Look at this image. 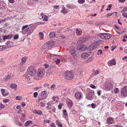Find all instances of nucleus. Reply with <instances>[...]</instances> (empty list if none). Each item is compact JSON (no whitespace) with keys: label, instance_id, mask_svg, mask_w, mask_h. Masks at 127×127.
I'll list each match as a JSON object with an SVG mask.
<instances>
[{"label":"nucleus","instance_id":"obj_1","mask_svg":"<svg viewBox=\"0 0 127 127\" xmlns=\"http://www.w3.org/2000/svg\"><path fill=\"white\" fill-rule=\"evenodd\" d=\"M76 48L74 46H71L69 48V52L73 58L76 59L77 57Z\"/></svg>","mask_w":127,"mask_h":127},{"label":"nucleus","instance_id":"obj_2","mask_svg":"<svg viewBox=\"0 0 127 127\" xmlns=\"http://www.w3.org/2000/svg\"><path fill=\"white\" fill-rule=\"evenodd\" d=\"M35 29V26L32 25L30 26L27 29L23 31V33L31 34Z\"/></svg>","mask_w":127,"mask_h":127},{"label":"nucleus","instance_id":"obj_3","mask_svg":"<svg viewBox=\"0 0 127 127\" xmlns=\"http://www.w3.org/2000/svg\"><path fill=\"white\" fill-rule=\"evenodd\" d=\"M105 90L106 91H109L112 89L113 87V85L110 81L106 82L105 83Z\"/></svg>","mask_w":127,"mask_h":127},{"label":"nucleus","instance_id":"obj_4","mask_svg":"<svg viewBox=\"0 0 127 127\" xmlns=\"http://www.w3.org/2000/svg\"><path fill=\"white\" fill-rule=\"evenodd\" d=\"M27 73L29 74V76H34L36 73V71L34 69L32 66H30L27 69Z\"/></svg>","mask_w":127,"mask_h":127},{"label":"nucleus","instance_id":"obj_5","mask_svg":"<svg viewBox=\"0 0 127 127\" xmlns=\"http://www.w3.org/2000/svg\"><path fill=\"white\" fill-rule=\"evenodd\" d=\"M99 44L98 42L95 41L91 44L87 48L88 50H92L98 46Z\"/></svg>","mask_w":127,"mask_h":127},{"label":"nucleus","instance_id":"obj_6","mask_svg":"<svg viewBox=\"0 0 127 127\" xmlns=\"http://www.w3.org/2000/svg\"><path fill=\"white\" fill-rule=\"evenodd\" d=\"M65 75V78L67 80H71L73 77V73L71 71H66Z\"/></svg>","mask_w":127,"mask_h":127},{"label":"nucleus","instance_id":"obj_7","mask_svg":"<svg viewBox=\"0 0 127 127\" xmlns=\"http://www.w3.org/2000/svg\"><path fill=\"white\" fill-rule=\"evenodd\" d=\"M121 96L123 97L127 96V86L124 87L122 89L121 92Z\"/></svg>","mask_w":127,"mask_h":127},{"label":"nucleus","instance_id":"obj_8","mask_svg":"<svg viewBox=\"0 0 127 127\" xmlns=\"http://www.w3.org/2000/svg\"><path fill=\"white\" fill-rule=\"evenodd\" d=\"M45 73V70L42 68H40L38 70L37 75L38 76L42 77L44 75Z\"/></svg>","mask_w":127,"mask_h":127},{"label":"nucleus","instance_id":"obj_9","mask_svg":"<svg viewBox=\"0 0 127 127\" xmlns=\"http://www.w3.org/2000/svg\"><path fill=\"white\" fill-rule=\"evenodd\" d=\"M94 94L93 91H91L89 92L87 96V98L88 99L92 100L93 99V95Z\"/></svg>","mask_w":127,"mask_h":127},{"label":"nucleus","instance_id":"obj_10","mask_svg":"<svg viewBox=\"0 0 127 127\" xmlns=\"http://www.w3.org/2000/svg\"><path fill=\"white\" fill-rule=\"evenodd\" d=\"M87 47L85 45H78L77 49L79 52L84 51L86 48Z\"/></svg>","mask_w":127,"mask_h":127},{"label":"nucleus","instance_id":"obj_11","mask_svg":"<svg viewBox=\"0 0 127 127\" xmlns=\"http://www.w3.org/2000/svg\"><path fill=\"white\" fill-rule=\"evenodd\" d=\"M85 40L84 38H81L79 39L77 43L78 45H83V43L85 42Z\"/></svg>","mask_w":127,"mask_h":127},{"label":"nucleus","instance_id":"obj_12","mask_svg":"<svg viewBox=\"0 0 127 127\" xmlns=\"http://www.w3.org/2000/svg\"><path fill=\"white\" fill-rule=\"evenodd\" d=\"M75 97L77 99H80L82 97V94L80 92H76L75 94Z\"/></svg>","mask_w":127,"mask_h":127},{"label":"nucleus","instance_id":"obj_13","mask_svg":"<svg viewBox=\"0 0 127 127\" xmlns=\"http://www.w3.org/2000/svg\"><path fill=\"white\" fill-rule=\"evenodd\" d=\"M66 7L68 9H73L74 8H76L77 7L76 5L71 4H67Z\"/></svg>","mask_w":127,"mask_h":127},{"label":"nucleus","instance_id":"obj_14","mask_svg":"<svg viewBox=\"0 0 127 127\" xmlns=\"http://www.w3.org/2000/svg\"><path fill=\"white\" fill-rule=\"evenodd\" d=\"M106 122L108 124H111L114 123L115 121L112 118L109 117L107 119Z\"/></svg>","mask_w":127,"mask_h":127},{"label":"nucleus","instance_id":"obj_15","mask_svg":"<svg viewBox=\"0 0 127 127\" xmlns=\"http://www.w3.org/2000/svg\"><path fill=\"white\" fill-rule=\"evenodd\" d=\"M47 93V91H44L41 92V96L43 98L45 99L46 98V95Z\"/></svg>","mask_w":127,"mask_h":127},{"label":"nucleus","instance_id":"obj_16","mask_svg":"<svg viewBox=\"0 0 127 127\" xmlns=\"http://www.w3.org/2000/svg\"><path fill=\"white\" fill-rule=\"evenodd\" d=\"M68 10L66 9L63 6L62 7V10H61V12L63 13V14H65L68 13Z\"/></svg>","mask_w":127,"mask_h":127},{"label":"nucleus","instance_id":"obj_17","mask_svg":"<svg viewBox=\"0 0 127 127\" xmlns=\"http://www.w3.org/2000/svg\"><path fill=\"white\" fill-rule=\"evenodd\" d=\"M109 65L110 66L112 65H114L116 64V61L115 60L113 59L109 61L108 62Z\"/></svg>","mask_w":127,"mask_h":127},{"label":"nucleus","instance_id":"obj_18","mask_svg":"<svg viewBox=\"0 0 127 127\" xmlns=\"http://www.w3.org/2000/svg\"><path fill=\"white\" fill-rule=\"evenodd\" d=\"M23 76L25 77V80L27 81L29 80L31 78L30 77H31L29 76V75L27 73L25 75H24Z\"/></svg>","mask_w":127,"mask_h":127},{"label":"nucleus","instance_id":"obj_19","mask_svg":"<svg viewBox=\"0 0 127 127\" xmlns=\"http://www.w3.org/2000/svg\"><path fill=\"white\" fill-rule=\"evenodd\" d=\"M47 44L48 47H52L54 45V42L52 41H50Z\"/></svg>","mask_w":127,"mask_h":127},{"label":"nucleus","instance_id":"obj_20","mask_svg":"<svg viewBox=\"0 0 127 127\" xmlns=\"http://www.w3.org/2000/svg\"><path fill=\"white\" fill-rule=\"evenodd\" d=\"M49 36L51 38L55 37L56 36L55 32L54 31L51 32L50 33Z\"/></svg>","mask_w":127,"mask_h":127},{"label":"nucleus","instance_id":"obj_21","mask_svg":"<svg viewBox=\"0 0 127 127\" xmlns=\"http://www.w3.org/2000/svg\"><path fill=\"white\" fill-rule=\"evenodd\" d=\"M104 39H107L110 38L111 36V35L109 33H105Z\"/></svg>","mask_w":127,"mask_h":127},{"label":"nucleus","instance_id":"obj_22","mask_svg":"<svg viewBox=\"0 0 127 127\" xmlns=\"http://www.w3.org/2000/svg\"><path fill=\"white\" fill-rule=\"evenodd\" d=\"M52 104L53 103L52 102H48L47 104V106L46 107L47 109L49 110L51 109V106Z\"/></svg>","mask_w":127,"mask_h":127},{"label":"nucleus","instance_id":"obj_23","mask_svg":"<svg viewBox=\"0 0 127 127\" xmlns=\"http://www.w3.org/2000/svg\"><path fill=\"white\" fill-rule=\"evenodd\" d=\"M51 109H52L51 110H48V112L50 113H52L53 112L54 113L55 112L56 110V108L55 106H53L51 107Z\"/></svg>","mask_w":127,"mask_h":127},{"label":"nucleus","instance_id":"obj_24","mask_svg":"<svg viewBox=\"0 0 127 127\" xmlns=\"http://www.w3.org/2000/svg\"><path fill=\"white\" fill-rule=\"evenodd\" d=\"M81 56L82 58L86 59L89 56V55L86 53H84L82 54Z\"/></svg>","mask_w":127,"mask_h":127},{"label":"nucleus","instance_id":"obj_25","mask_svg":"<svg viewBox=\"0 0 127 127\" xmlns=\"http://www.w3.org/2000/svg\"><path fill=\"white\" fill-rule=\"evenodd\" d=\"M3 40H5L6 39H9L11 38V36L10 35V36L7 35H3L2 36Z\"/></svg>","mask_w":127,"mask_h":127},{"label":"nucleus","instance_id":"obj_26","mask_svg":"<svg viewBox=\"0 0 127 127\" xmlns=\"http://www.w3.org/2000/svg\"><path fill=\"white\" fill-rule=\"evenodd\" d=\"M68 106L69 107H71L73 105L72 101L71 100H69V101L67 102Z\"/></svg>","mask_w":127,"mask_h":127},{"label":"nucleus","instance_id":"obj_27","mask_svg":"<svg viewBox=\"0 0 127 127\" xmlns=\"http://www.w3.org/2000/svg\"><path fill=\"white\" fill-rule=\"evenodd\" d=\"M33 123V122L31 121H26L25 124V125L26 126H28L30 125V124H32Z\"/></svg>","mask_w":127,"mask_h":127},{"label":"nucleus","instance_id":"obj_28","mask_svg":"<svg viewBox=\"0 0 127 127\" xmlns=\"http://www.w3.org/2000/svg\"><path fill=\"white\" fill-rule=\"evenodd\" d=\"M34 113L38 115H41L42 114V112L40 110H35L34 111Z\"/></svg>","mask_w":127,"mask_h":127},{"label":"nucleus","instance_id":"obj_29","mask_svg":"<svg viewBox=\"0 0 127 127\" xmlns=\"http://www.w3.org/2000/svg\"><path fill=\"white\" fill-rule=\"evenodd\" d=\"M10 86L11 88L14 89L15 90H16L17 89V86L15 84H11L10 85Z\"/></svg>","mask_w":127,"mask_h":127},{"label":"nucleus","instance_id":"obj_30","mask_svg":"<svg viewBox=\"0 0 127 127\" xmlns=\"http://www.w3.org/2000/svg\"><path fill=\"white\" fill-rule=\"evenodd\" d=\"M22 62L21 63V65L23 64H24L25 63V62L26 61V59L23 58L21 59Z\"/></svg>","mask_w":127,"mask_h":127},{"label":"nucleus","instance_id":"obj_31","mask_svg":"<svg viewBox=\"0 0 127 127\" xmlns=\"http://www.w3.org/2000/svg\"><path fill=\"white\" fill-rule=\"evenodd\" d=\"M105 33H100L99 34V37L102 39H104V38Z\"/></svg>","mask_w":127,"mask_h":127},{"label":"nucleus","instance_id":"obj_32","mask_svg":"<svg viewBox=\"0 0 127 127\" xmlns=\"http://www.w3.org/2000/svg\"><path fill=\"white\" fill-rule=\"evenodd\" d=\"M39 35L40 38L42 39L43 38L44 34L42 32H40L39 33Z\"/></svg>","mask_w":127,"mask_h":127},{"label":"nucleus","instance_id":"obj_33","mask_svg":"<svg viewBox=\"0 0 127 127\" xmlns=\"http://www.w3.org/2000/svg\"><path fill=\"white\" fill-rule=\"evenodd\" d=\"M56 124H57L59 127H62V125L60 122H59L58 121H56Z\"/></svg>","mask_w":127,"mask_h":127},{"label":"nucleus","instance_id":"obj_34","mask_svg":"<svg viewBox=\"0 0 127 127\" xmlns=\"http://www.w3.org/2000/svg\"><path fill=\"white\" fill-rule=\"evenodd\" d=\"M96 54L98 55H101L102 54V50L101 49H99L98 50Z\"/></svg>","mask_w":127,"mask_h":127},{"label":"nucleus","instance_id":"obj_35","mask_svg":"<svg viewBox=\"0 0 127 127\" xmlns=\"http://www.w3.org/2000/svg\"><path fill=\"white\" fill-rule=\"evenodd\" d=\"M50 58L52 59L53 57H54L55 56H59L57 55L52 54H50Z\"/></svg>","mask_w":127,"mask_h":127},{"label":"nucleus","instance_id":"obj_36","mask_svg":"<svg viewBox=\"0 0 127 127\" xmlns=\"http://www.w3.org/2000/svg\"><path fill=\"white\" fill-rule=\"evenodd\" d=\"M45 102L44 101H43L40 103V105L42 107H44L45 105Z\"/></svg>","mask_w":127,"mask_h":127},{"label":"nucleus","instance_id":"obj_37","mask_svg":"<svg viewBox=\"0 0 127 127\" xmlns=\"http://www.w3.org/2000/svg\"><path fill=\"white\" fill-rule=\"evenodd\" d=\"M26 4H27L29 6H31L32 3V2L30 1H27L26 3H25Z\"/></svg>","mask_w":127,"mask_h":127},{"label":"nucleus","instance_id":"obj_38","mask_svg":"<svg viewBox=\"0 0 127 127\" xmlns=\"http://www.w3.org/2000/svg\"><path fill=\"white\" fill-rule=\"evenodd\" d=\"M42 47L43 49L46 48L48 47L47 44L45 43L43 45Z\"/></svg>","mask_w":127,"mask_h":127},{"label":"nucleus","instance_id":"obj_39","mask_svg":"<svg viewBox=\"0 0 127 127\" xmlns=\"http://www.w3.org/2000/svg\"><path fill=\"white\" fill-rule=\"evenodd\" d=\"M85 0H78V2L80 4H83L85 2Z\"/></svg>","mask_w":127,"mask_h":127},{"label":"nucleus","instance_id":"obj_40","mask_svg":"<svg viewBox=\"0 0 127 127\" xmlns=\"http://www.w3.org/2000/svg\"><path fill=\"white\" fill-rule=\"evenodd\" d=\"M91 107L93 109H94L95 108L96 106V105L94 103H92L91 104Z\"/></svg>","mask_w":127,"mask_h":127},{"label":"nucleus","instance_id":"obj_41","mask_svg":"<svg viewBox=\"0 0 127 127\" xmlns=\"http://www.w3.org/2000/svg\"><path fill=\"white\" fill-rule=\"evenodd\" d=\"M119 89L117 88H115L114 91V93L115 94H117L119 92Z\"/></svg>","mask_w":127,"mask_h":127},{"label":"nucleus","instance_id":"obj_42","mask_svg":"<svg viewBox=\"0 0 127 127\" xmlns=\"http://www.w3.org/2000/svg\"><path fill=\"white\" fill-rule=\"evenodd\" d=\"M93 72L94 73V75H95L99 74V71L98 70H96L95 71H94Z\"/></svg>","mask_w":127,"mask_h":127},{"label":"nucleus","instance_id":"obj_43","mask_svg":"<svg viewBox=\"0 0 127 127\" xmlns=\"http://www.w3.org/2000/svg\"><path fill=\"white\" fill-rule=\"evenodd\" d=\"M22 96H16L15 99L17 100H20L22 99Z\"/></svg>","mask_w":127,"mask_h":127},{"label":"nucleus","instance_id":"obj_44","mask_svg":"<svg viewBox=\"0 0 127 127\" xmlns=\"http://www.w3.org/2000/svg\"><path fill=\"white\" fill-rule=\"evenodd\" d=\"M127 11V6L124 7L123 9L121 11V12H125Z\"/></svg>","mask_w":127,"mask_h":127},{"label":"nucleus","instance_id":"obj_45","mask_svg":"<svg viewBox=\"0 0 127 127\" xmlns=\"http://www.w3.org/2000/svg\"><path fill=\"white\" fill-rule=\"evenodd\" d=\"M28 27V25H26L25 26H23L22 27V30H23V31H24V30H25V29L26 28H27Z\"/></svg>","mask_w":127,"mask_h":127},{"label":"nucleus","instance_id":"obj_46","mask_svg":"<svg viewBox=\"0 0 127 127\" xmlns=\"http://www.w3.org/2000/svg\"><path fill=\"white\" fill-rule=\"evenodd\" d=\"M76 32L79 35L81 34V32L80 31H79L77 29H76Z\"/></svg>","mask_w":127,"mask_h":127},{"label":"nucleus","instance_id":"obj_47","mask_svg":"<svg viewBox=\"0 0 127 127\" xmlns=\"http://www.w3.org/2000/svg\"><path fill=\"white\" fill-rule=\"evenodd\" d=\"M11 78V76L9 75H7L6 77L5 80H8L9 79Z\"/></svg>","mask_w":127,"mask_h":127},{"label":"nucleus","instance_id":"obj_48","mask_svg":"<svg viewBox=\"0 0 127 127\" xmlns=\"http://www.w3.org/2000/svg\"><path fill=\"white\" fill-rule=\"evenodd\" d=\"M127 13L125 12L122 14V15L124 18H127Z\"/></svg>","mask_w":127,"mask_h":127},{"label":"nucleus","instance_id":"obj_49","mask_svg":"<svg viewBox=\"0 0 127 127\" xmlns=\"http://www.w3.org/2000/svg\"><path fill=\"white\" fill-rule=\"evenodd\" d=\"M1 92V93L2 95L3 96L4 95V93L5 92V90L3 89H1L0 90Z\"/></svg>","mask_w":127,"mask_h":127},{"label":"nucleus","instance_id":"obj_50","mask_svg":"<svg viewBox=\"0 0 127 127\" xmlns=\"http://www.w3.org/2000/svg\"><path fill=\"white\" fill-rule=\"evenodd\" d=\"M90 86L92 88L95 89L96 88V87L95 86L92 84H91L90 85Z\"/></svg>","mask_w":127,"mask_h":127},{"label":"nucleus","instance_id":"obj_51","mask_svg":"<svg viewBox=\"0 0 127 127\" xmlns=\"http://www.w3.org/2000/svg\"><path fill=\"white\" fill-rule=\"evenodd\" d=\"M63 114L64 115H67V113L66 110V109H64L63 111Z\"/></svg>","mask_w":127,"mask_h":127},{"label":"nucleus","instance_id":"obj_52","mask_svg":"<svg viewBox=\"0 0 127 127\" xmlns=\"http://www.w3.org/2000/svg\"><path fill=\"white\" fill-rule=\"evenodd\" d=\"M43 20L45 21H48V17L46 16H45L43 18Z\"/></svg>","mask_w":127,"mask_h":127},{"label":"nucleus","instance_id":"obj_53","mask_svg":"<svg viewBox=\"0 0 127 127\" xmlns=\"http://www.w3.org/2000/svg\"><path fill=\"white\" fill-rule=\"evenodd\" d=\"M5 105L2 104H0V110L3 108L5 107Z\"/></svg>","mask_w":127,"mask_h":127},{"label":"nucleus","instance_id":"obj_54","mask_svg":"<svg viewBox=\"0 0 127 127\" xmlns=\"http://www.w3.org/2000/svg\"><path fill=\"white\" fill-rule=\"evenodd\" d=\"M18 35H15L14 37V40H16L19 38Z\"/></svg>","mask_w":127,"mask_h":127},{"label":"nucleus","instance_id":"obj_55","mask_svg":"<svg viewBox=\"0 0 127 127\" xmlns=\"http://www.w3.org/2000/svg\"><path fill=\"white\" fill-rule=\"evenodd\" d=\"M60 59H57L56 61V63L57 64H58L60 63Z\"/></svg>","mask_w":127,"mask_h":127},{"label":"nucleus","instance_id":"obj_56","mask_svg":"<svg viewBox=\"0 0 127 127\" xmlns=\"http://www.w3.org/2000/svg\"><path fill=\"white\" fill-rule=\"evenodd\" d=\"M38 94L37 92H35L33 93L34 96L35 98L37 97L38 95Z\"/></svg>","mask_w":127,"mask_h":127},{"label":"nucleus","instance_id":"obj_57","mask_svg":"<svg viewBox=\"0 0 127 127\" xmlns=\"http://www.w3.org/2000/svg\"><path fill=\"white\" fill-rule=\"evenodd\" d=\"M62 103H60L59 105L58 106V108L60 109H61L62 108Z\"/></svg>","mask_w":127,"mask_h":127},{"label":"nucleus","instance_id":"obj_58","mask_svg":"<svg viewBox=\"0 0 127 127\" xmlns=\"http://www.w3.org/2000/svg\"><path fill=\"white\" fill-rule=\"evenodd\" d=\"M102 91L100 90H98L97 91V94L98 96H99L101 95V92Z\"/></svg>","mask_w":127,"mask_h":127},{"label":"nucleus","instance_id":"obj_59","mask_svg":"<svg viewBox=\"0 0 127 127\" xmlns=\"http://www.w3.org/2000/svg\"><path fill=\"white\" fill-rule=\"evenodd\" d=\"M50 127H56L55 124L54 123H52L50 125Z\"/></svg>","mask_w":127,"mask_h":127},{"label":"nucleus","instance_id":"obj_60","mask_svg":"<svg viewBox=\"0 0 127 127\" xmlns=\"http://www.w3.org/2000/svg\"><path fill=\"white\" fill-rule=\"evenodd\" d=\"M9 99H4L3 100V102L4 103H7L9 102Z\"/></svg>","mask_w":127,"mask_h":127},{"label":"nucleus","instance_id":"obj_61","mask_svg":"<svg viewBox=\"0 0 127 127\" xmlns=\"http://www.w3.org/2000/svg\"><path fill=\"white\" fill-rule=\"evenodd\" d=\"M50 121L49 120H44V124H45L46 123H50Z\"/></svg>","mask_w":127,"mask_h":127},{"label":"nucleus","instance_id":"obj_62","mask_svg":"<svg viewBox=\"0 0 127 127\" xmlns=\"http://www.w3.org/2000/svg\"><path fill=\"white\" fill-rule=\"evenodd\" d=\"M113 13H108L107 14L106 16L107 17H110Z\"/></svg>","mask_w":127,"mask_h":127},{"label":"nucleus","instance_id":"obj_63","mask_svg":"<svg viewBox=\"0 0 127 127\" xmlns=\"http://www.w3.org/2000/svg\"><path fill=\"white\" fill-rule=\"evenodd\" d=\"M114 127H123V126L120 125H115L114 126Z\"/></svg>","mask_w":127,"mask_h":127},{"label":"nucleus","instance_id":"obj_64","mask_svg":"<svg viewBox=\"0 0 127 127\" xmlns=\"http://www.w3.org/2000/svg\"><path fill=\"white\" fill-rule=\"evenodd\" d=\"M55 85L53 84L52 85L51 87L50 88L52 90H53L54 89V87L55 86Z\"/></svg>","mask_w":127,"mask_h":127}]
</instances>
